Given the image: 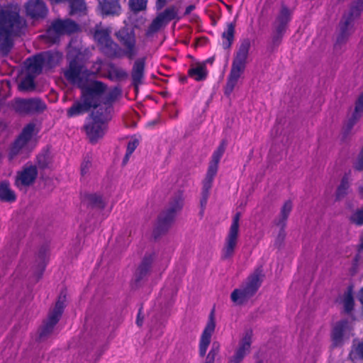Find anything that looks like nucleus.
I'll use <instances>...</instances> for the list:
<instances>
[{
  "mask_svg": "<svg viewBox=\"0 0 363 363\" xmlns=\"http://www.w3.org/2000/svg\"><path fill=\"white\" fill-rule=\"evenodd\" d=\"M132 154L130 153H128V152H125V155L123 159V164L125 165L128 163L129 159H130V157L131 156Z\"/></svg>",
  "mask_w": 363,
  "mask_h": 363,
  "instance_id": "6e6d98bb",
  "label": "nucleus"
},
{
  "mask_svg": "<svg viewBox=\"0 0 363 363\" xmlns=\"http://www.w3.org/2000/svg\"><path fill=\"white\" fill-rule=\"evenodd\" d=\"M64 76L68 82L77 85L80 89L91 86V71L84 69V67L76 58L70 60L68 68L64 71Z\"/></svg>",
  "mask_w": 363,
  "mask_h": 363,
  "instance_id": "9b49d317",
  "label": "nucleus"
},
{
  "mask_svg": "<svg viewBox=\"0 0 363 363\" xmlns=\"http://www.w3.org/2000/svg\"><path fill=\"white\" fill-rule=\"evenodd\" d=\"M235 24L234 23L227 24L226 29L222 33V47L223 49L228 50L231 48L235 39Z\"/></svg>",
  "mask_w": 363,
  "mask_h": 363,
  "instance_id": "bb28decb",
  "label": "nucleus"
},
{
  "mask_svg": "<svg viewBox=\"0 0 363 363\" xmlns=\"http://www.w3.org/2000/svg\"><path fill=\"white\" fill-rule=\"evenodd\" d=\"M362 189L363 190V188Z\"/></svg>",
  "mask_w": 363,
  "mask_h": 363,
  "instance_id": "680f3d73",
  "label": "nucleus"
},
{
  "mask_svg": "<svg viewBox=\"0 0 363 363\" xmlns=\"http://www.w3.org/2000/svg\"><path fill=\"white\" fill-rule=\"evenodd\" d=\"M349 220L351 223L357 226L363 225V207L352 213L349 218Z\"/></svg>",
  "mask_w": 363,
  "mask_h": 363,
  "instance_id": "a19ab883",
  "label": "nucleus"
},
{
  "mask_svg": "<svg viewBox=\"0 0 363 363\" xmlns=\"http://www.w3.org/2000/svg\"><path fill=\"white\" fill-rule=\"evenodd\" d=\"M344 311L346 313H350L354 306V301L353 296L350 291L347 292L343 300Z\"/></svg>",
  "mask_w": 363,
  "mask_h": 363,
  "instance_id": "ea45409f",
  "label": "nucleus"
},
{
  "mask_svg": "<svg viewBox=\"0 0 363 363\" xmlns=\"http://www.w3.org/2000/svg\"><path fill=\"white\" fill-rule=\"evenodd\" d=\"M25 7L27 15L32 18H45L48 13V9L43 0H29Z\"/></svg>",
  "mask_w": 363,
  "mask_h": 363,
  "instance_id": "412c9836",
  "label": "nucleus"
},
{
  "mask_svg": "<svg viewBox=\"0 0 363 363\" xmlns=\"http://www.w3.org/2000/svg\"><path fill=\"white\" fill-rule=\"evenodd\" d=\"M156 123H157V121H154L150 122L148 124L150 125H153L156 124Z\"/></svg>",
  "mask_w": 363,
  "mask_h": 363,
  "instance_id": "bf43d9fd",
  "label": "nucleus"
},
{
  "mask_svg": "<svg viewBox=\"0 0 363 363\" xmlns=\"http://www.w3.org/2000/svg\"><path fill=\"white\" fill-rule=\"evenodd\" d=\"M109 213L110 210H106L105 208L94 209L92 220L94 219L95 223H100L108 217Z\"/></svg>",
  "mask_w": 363,
  "mask_h": 363,
  "instance_id": "79ce46f5",
  "label": "nucleus"
},
{
  "mask_svg": "<svg viewBox=\"0 0 363 363\" xmlns=\"http://www.w3.org/2000/svg\"><path fill=\"white\" fill-rule=\"evenodd\" d=\"M111 28L96 24L93 38L100 51L111 60L127 58L133 60L139 52L137 37L133 28L123 26L115 32V42L111 38Z\"/></svg>",
  "mask_w": 363,
  "mask_h": 363,
  "instance_id": "f257e3e1",
  "label": "nucleus"
},
{
  "mask_svg": "<svg viewBox=\"0 0 363 363\" xmlns=\"http://www.w3.org/2000/svg\"><path fill=\"white\" fill-rule=\"evenodd\" d=\"M155 255L154 253H145L141 262L138 265L133 274V278L131 282L133 288L140 287L147 280L150 273Z\"/></svg>",
  "mask_w": 363,
  "mask_h": 363,
  "instance_id": "f3484780",
  "label": "nucleus"
},
{
  "mask_svg": "<svg viewBox=\"0 0 363 363\" xmlns=\"http://www.w3.org/2000/svg\"><path fill=\"white\" fill-rule=\"evenodd\" d=\"M195 9V6L194 5H189L188 6L186 7L185 9V11H184V15L185 16H187L189 14L191 13V12Z\"/></svg>",
  "mask_w": 363,
  "mask_h": 363,
  "instance_id": "5fc2aeb1",
  "label": "nucleus"
},
{
  "mask_svg": "<svg viewBox=\"0 0 363 363\" xmlns=\"http://www.w3.org/2000/svg\"><path fill=\"white\" fill-rule=\"evenodd\" d=\"M106 205L107 201L102 196L92 194V217L94 209L105 208Z\"/></svg>",
  "mask_w": 363,
  "mask_h": 363,
  "instance_id": "58836bf2",
  "label": "nucleus"
},
{
  "mask_svg": "<svg viewBox=\"0 0 363 363\" xmlns=\"http://www.w3.org/2000/svg\"><path fill=\"white\" fill-rule=\"evenodd\" d=\"M49 251L48 246L44 245L41 246L37 254V261L38 262V269L40 273L37 276V279H40L43 274V272L46 267V258Z\"/></svg>",
  "mask_w": 363,
  "mask_h": 363,
  "instance_id": "cd10ccee",
  "label": "nucleus"
},
{
  "mask_svg": "<svg viewBox=\"0 0 363 363\" xmlns=\"http://www.w3.org/2000/svg\"><path fill=\"white\" fill-rule=\"evenodd\" d=\"M164 26H166V23L162 21L160 16L157 15L156 18L152 20V21L148 26L147 30L146 31V35H150L153 33H155Z\"/></svg>",
  "mask_w": 363,
  "mask_h": 363,
  "instance_id": "473e14b6",
  "label": "nucleus"
},
{
  "mask_svg": "<svg viewBox=\"0 0 363 363\" xmlns=\"http://www.w3.org/2000/svg\"><path fill=\"white\" fill-rule=\"evenodd\" d=\"M38 172L36 166H24L21 171L17 172L15 181L16 186L19 189L30 186L35 182L38 177Z\"/></svg>",
  "mask_w": 363,
  "mask_h": 363,
  "instance_id": "aec40b11",
  "label": "nucleus"
},
{
  "mask_svg": "<svg viewBox=\"0 0 363 363\" xmlns=\"http://www.w3.org/2000/svg\"><path fill=\"white\" fill-rule=\"evenodd\" d=\"M357 354L363 359V341L359 342L355 348Z\"/></svg>",
  "mask_w": 363,
  "mask_h": 363,
  "instance_id": "3c124183",
  "label": "nucleus"
},
{
  "mask_svg": "<svg viewBox=\"0 0 363 363\" xmlns=\"http://www.w3.org/2000/svg\"><path fill=\"white\" fill-rule=\"evenodd\" d=\"M147 4V0H128L129 8L135 13L146 10Z\"/></svg>",
  "mask_w": 363,
  "mask_h": 363,
  "instance_id": "72a5a7b5",
  "label": "nucleus"
},
{
  "mask_svg": "<svg viewBox=\"0 0 363 363\" xmlns=\"http://www.w3.org/2000/svg\"><path fill=\"white\" fill-rule=\"evenodd\" d=\"M262 270L257 269L247 278L239 289L230 294L231 301L237 305H242L254 296L260 288L262 279Z\"/></svg>",
  "mask_w": 363,
  "mask_h": 363,
  "instance_id": "1a4fd4ad",
  "label": "nucleus"
},
{
  "mask_svg": "<svg viewBox=\"0 0 363 363\" xmlns=\"http://www.w3.org/2000/svg\"><path fill=\"white\" fill-rule=\"evenodd\" d=\"M215 328L216 323L214 320V311L213 310L199 340V355L200 357H205L203 363H216V359L219 357L220 344L218 342H213L212 343L211 349L206 356Z\"/></svg>",
  "mask_w": 363,
  "mask_h": 363,
  "instance_id": "0eeeda50",
  "label": "nucleus"
},
{
  "mask_svg": "<svg viewBox=\"0 0 363 363\" xmlns=\"http://www.w3.org/2000/svg\"><path fill=\"white\" fill-rule=\"evenodd\" d=\"M35 129V125L33 123H29L26 124L22 129L21 133L16 138L21 142L27 145L28 142L32 139Z\"/></svg>",
  "mask_w": 363,
  "mask_h": 363,
  "instance_id": "c756f323",
  "label": "nucleus"
},
{
  "mask_svg": "<svg viewBox=\"0 0 363 363\" xmlns=\"http://www.w3.org/2000/svg\"><path fill=\"white\" fill-rule=\"evenodd\" d=\"M253 333L252 330H246L239 340L234 354L229 359L230 363H241L245 357L250 352L252 343Z\"/></svg>",
  "mask_w": 363,
  "mask_h": 363,
  "instance_id": "a211bd4d",
  "label": "nucleus"
},
{
  "mask_svg": "<svg viewBox=\"0 0 363 363\" xmlns=\"http://www.w3.org/2000/svg\"><path fill=\"white\" fill-rule=\"evenodd\" d=\"M184 206L183 194L181 191L176 194L169 203V206L158 216L157 223L153 230V236L157 239L166 233L173 224L178 212L181 211Z\"/></svg>",
  "mask_w": 363,
  "mask_h": 363,
  "instance_id": "39448f33",
  "label": "nucleus"
},
{
  "mask_svg": "<svg viewBox=\"0 0 363 363\" xmlns=\"http://www.w3.org/2000/svg\"><path fill=\"white\" fill-rule=\"evenodd\" d=\"M101 12L103 16L118 15L121 6L118 0H104L99 1Z\"/></svg>",
  "mask_w": 363,
  "mask_h": 363,
  "instance_id": "b1692460",
  "label": "nucleus"
},
{
  "mask_svg": "<svg viewBox=\"0 0 363 363\" xmlns=\"http://www.w3.org/2000/svg\"><path fill=\"white\" fill-rule=\"evenodd\" d=\"M41 54L45 67L52 68L56 65L57 55L55 53L52 51H47L43 52Z\"/></svg>",
  "mask_w": 363,
  "mask_h": 363,
  "instance_id": "4c0bfd02",
  "label": "nucleus"
},
{
  "mask_svg": "<svg viewBox=\"0 0 363 363\" xmlns=\"http://www.w3.org/2000/svg\"><path fill=\"white\" fill-rule=\"evenodd\" d=\"M26 26L25 20L18 12L9 9L0 10V48L9 51L13 47L12 38L20 36Z\"/></svg>",
  "mask_w": 363,
  "mask_h": 363,
  "instance_id": "7ed1b4c3",
  "label": "nucleus"
},
{
  "mask_svg": "<svg viewBox=\"0 0 363 363\" xmlns=\"http://www.w3.org/2000/svg\"><path fill=\"white\" fill-rule=\"evenodd\" d=\"M69 3L71 15L77 13H81L86 9V6L84 0H67Z\"/></svg>",
  "mask_w": 363,
  "mask_h": 363,
  "instance_id": "e433bc0d",
  "label": "nucleus"
},
{
  "mask_svg": "<svg viewBox=\"0 0 363 363\" xmlns=\"http://www.w3.org/2000/svg\"><path fill=\"white\" fill-rule=\"evenodd\" d=\"M162 21L167 25L171 21L179 18L177 17V9L174 6L165 9L164 11L158 14Z\"/></svg>",
  "mask_w": 363,
  "mask_h": 363,
  "instance_id": "2f4dec72",
  "label": "nucleus"
},
{
  "mask_svg": "<svg viewBox=\"0 0 363 363\" xmlns=\"http://www.w3.org/2000/svg\"><path fill=\"white\" fill-rule=\"evenodd\" d=\"M26 145L23 143L21 142L18 139L16 138L13 143L11 144L9 152V160L11 161L13 158L17 156L21 150L26 146Z\"/></svg>",
  "mask_w": 363,
  "mask_h": 363,
  "instance_id": "c9c22d12",
  "label": "nucleus"
},
{
  "mask_svg": "<svg viewBox=\"0 0 363 363\" xmlns=\"http://www.w3.org/2000/svg\"><path fill=\"white\" fill-rule=\"evenodd\" d=\"M226 145L227 144L225 140H222L219 144L218 147L216 148V150L213 152L211 155L207 172L206 174L204 179L202 182L201 197L200 200L201 213H203L204 209L206 206L208 197L210 195V191L212 188L214 178L218 172V164L221 157H223L225 152Z\"/></svg>",
  "mask_w": 363,
  "mask_h": 363,
  "instance_id": "423d86ee",
  "label": "nucleus"
},
{
  "mask_svg": "<svg viewBox=\"0 0 363 363\" xmlns=\"http://www.w3.org/2000/svg\"><path fill=\"white\" fill-rule=\"evenodd\" d=\"M359 260L360 253L357 252L352 259V267L350 269V273L352 276H354L357 272Z\"/></svg>",
  "mask_w": 363,
  "mask_h": 363,
  "instance_id": "09e8293b",
  "label": "nucleus"
},
{
  "mask_svg": "<svg viewBox=\"0 0 363 363\" xmlns=\"http://www.w3.org/2000/svg\"><path fill=\"white\" fill-rule=\"evenodd\" d=\"M188 77L196 82H202L206 79L208 71L205 62L196 63L191 65L187 72Z\"/></svg>",
  "mask_w": 363,
  "mask_h": 363,
  "instance_id": "5701e85b",
  "label": "nucleus"
},
{
  "mask_svg": "<svg viewBox=\"0 0 363 363\" xmlns=\"http://www.w3.org/2000/svg\"><path fill=\"white\" fill-rule=\"evenodd\" d=\"M106 89L104 82L92 79V145L105 135L113 103L116 99V94L113 91L104 94Z\"/></svg>",
  "mask_w": 363,
  "mask_h": 363,
  "instance_id": "f03ea898",
  "label": "nucleus"
},
{
  "mask_svg": "<svg viewBox=\"0 0 363 363\" xmlns=\"http://www.w3.org/2000/svg\"><path fill=\"white\" fill-rule=\"evenodd\" d=\"M35 87V84L34 81V77L28 75L26 78H24L20 84V88L22 90L28 91L34 89Z\"/></svg>",
  "mask_w": 363,
  "mask_h": 363,
  "instance_id": "37998d69",
  "label": "nucleus"
},
{
  "mask_svg": "<svg viewBox=\"0 0 363 363\" xmlns=\"http://www.w3.org/2000/svg\"><path fill=\"white\" fill-rule=\"evenodd\" d=\"M16 196L11 189L9 181L4 180L0 182V201L3 202L13 203L16 201Z\"/></svg>",
  "mask_w": 363,
  "mask_h": 363,
  "instance_id": "a878e982",
  "label": "nucleus"
},
{
  "mask_svg": "<svg viewBox=\"0 0 363 363\" xmlns=\"http://www.w3.org/2000/svg\"><path fill=\"white\" fill-rule=\"evenodd\" d=\"M107 346L104 345L101 349L100 350L99 354H98V359L102 355V354L106 350Z\"/></svg>",
  "mask_w": 363,
  "mask_h": 363,
  "instance_id": "13d9d810",
  "label": "nucleus"
},
{
  "mask_svg": "<svg viewBox=\"0 0 363 363\" xmlns=\"http://www.w3.org/2000/svg\"><path fill=\"white\" fill-rule=\"evenodd\" d=\"M11 106L17 113L22 116L42 113L47 108L45 102L38 98L16 99Z\"/></svg>",
  "mask_w": 363,
  "mask_h": 363,
  "instance_id": "dca6fc26",
  "label": "nucleus"
},
{
  "mask_svg": "<svg viewBox=\"0 0 363 363\" xmlns=\"http://www.w3.org/2000/svg\"><path fill=\"white\" fill-rule=\"evenodd\" d=\"M91 167V162L89 158H84L83 162L81 165V174L83 177H84L86 174L89 173V169Z\"/></svg>",
  "mask_w": 363,
  "mask_h": 363,
  "instance_id": "8fccbe9b",
  "label": "nucleus"
},
{
  "mask_svg": "<svg viewBox=\"0 0 363 363\" xmlns=\"http://www.w3.org/2000/svg\"><path fill=\"white\" fill-rule=\"evenodd\" d=\"M140 141L137 138H132L128 143L126 152L133 154L137 147L139 145Z\"/></svg>",
  "mask_w": 363,
  "mask_h": 363,
  "instance_id": "49530a36",
  "label": "nucleus"
},
{
  "mask_svg": "<svg viewBox=\"0 0 363 363\" xmlns=\"http://www.w3.org/2000/svg\"><path fill=\"white\" fill-rule=\"evenodd\" d=\"M349 189L350 182L348 177L347 176H344L340 181V184L336 189L335 200L340 201L343 199L347 195Z\"/></svg>",
  "mask_w": 363,
  "mask_h": 363,
  "instance_id": "7c9ffc66",
  "label": "nucleus"
},
{
  "mask_svg": "<svg viewBox=\"0 0 363 363\" xmlns=\"http://www.w3.org/2000/svg\"><path fill=\"white\" fill-rule=\"evenodd\" d=\"M188 75L179 74V81L182 84H186L188 82Z\"/></svg>",
  "mask_w": 363,
  "mask_h": 363,
  "instance_id": "864d4df0",
  "label": "nucleus"
},
{
  "mask_svg": "<svg viewBox=\"0 0 363 363\" xmlns=\"http://www.w3.org/2000/svg\"><path fill=\"white\" fill-rule=\"evenodd\" d=\"M37 163L40 169H45L48 168L50 163L49 154L46 152L38 155Z\"/></svg>",
  "mask_w": 363,
  "mask_h": 363,
  "instance_id": "c03bdc74",
  "label": "nucleus"
},
{
  "mask_svg": "<svg viewBox=\"0 0 363 363\" xmlns=\"http://www.w3.org/2000/svg\"><path fill=\"white\" fill-rule=\"evenodd\" d=\"M79 26L74 21L69 18H57L52 21L50 26L46 30L45 35L50 38L52 43H55L58 40L60 35L74 33L77 32Z\"/></svg>",
  "mask_w": 363,
  "mask_h": 363,
  "instance_id": "2eb2a0df",
  "label": "nucleus"
},
{
  "mask_svg": "<svg viewBox=\"0 0 363 363\" xmlns=\"http://www.w3.org/2000/svg\"><path fill=\"white\" fill-rule=\"evenodd\" d=\"M352 326L347 319L337 321L332 328L330 337L333 347H340L344 343L345 338H349Z\"/></svg>",
  "mask_w": 363,
  "mask_h": 363,
  "instance_id": "6ab92c4d",
  "label": "nucleus"
},
{
  "mask_svg": "<svg viewBox=\"0 0 363 363\" xmlns=\"http://www.w3.org/2000/svg\"><path fill=\"white\" fill-rule=\"evenodd\" d=\"M88 113L84 125L87 139L91 142V86L89 85L84 89H81V95L79 99L74 101L72 105L67 109V116L74 118Z\"/></svg>",
  "mask_w": 363,
  "mask_h": 363,
  "instance_id": "9d476101",
  "label": "nucleus"
},
{
  "mask_svg": "<svg viewBox=\"0 0 363 363\" xmlns=\"http://www.w3.org/2000/svg\"><path fill=\"white\" fill-rule=\"evenodd\" d=\"M111 74L114 76L117 79H123L128 77V73L119 67H114L111 72Z\"/></svg>",
  "mask_w": 363,
  "mask_h": 363,
  "instance_id": "a18cd8bd",
  "label": "nucleus"
},
{
  "mask_svg": "<svg viewBox=\"0 0 363 363\" xmlns=\"http://www.w3.org/2000/svg\"><path fill=\"white\" fill-rule=\"evenodd\" d=\"M240 217L241 213L240 212H237L233 217L232 223L225 239L224 246L222 249V259H230L234 255L238 240Z\"/></svg>",
  "mask_w": 363,
  "mask_h": 363,
  "instance_id": "4468645a",
  "label": "nucleus"
},
{
  "mask_svg": "<svg viewBox=\"0 0 363 363\" xmlns=\"http://www.w3.org/2000/svg\"><path fill=\"white\" fill-rule=\"evenodd\" d=\"M143 317H141V308L138 311V315H137V319H136V324L138 325V326H142L143 325Z\"/></svg>",
  "mask_w": 363,
  "mask_h": 363,
  "instance_id": "603ef678",
  "label": "nucleus"
},
{
  "mask_svg": "<svg viewBox=\"0 0 363 363\" xmlns=\"http://www.w3.org/2000/svg\"><path fill=\"white\" fill-rule=\"evenodd\" d=\"M293 204L291 200H287L284 202V205L281 208L280 217L277 223L278 226L284 228L286 226V220L289 218L290 213L291 212Z\"/></svg>",
  "mask_w": 363,
  "mask_h": 363,
  "instance_id": "c85d7f7f",
  "label": "nucleus"
},
{
  "mask_svg": "<svg viewBox=\"0 0 363 363\" xmlns=\"http://www.w3.org/2000/svg\"><path fill=\"white\" fill-rule=\"evenodd\" d=\"M26 61L28 69L31 73L40 74L42 72L45 64L41 52L28 58Z\"/></svg>",
  "mask_w": 363,
  "mask_h": 363,
  "instance_id": "393cba45",
  "label": "nucleus"
},
{
  "mask_svg": "<svg viewBox=\"0 0 363 363\" xmlns=\"http://www.w3.org/2000/svg\"><path fill=\"white\" fill-rule=\"evenodd\" d=\"M363 111V91L357 98L354 111L352 116L350 117L352 119H354L355 121H358L362 116V112Z\"/></svg>",
  "mask_w": 363,
  "mask_h": 363,
  "instance_id": "f704fd0d",
  "label": "nucleus"
},
{
  "mask_svg": "<svg viewBox=\"0 0 363 363\" xmlns=\"http://www.w3.org/2000/svg\"><path fill=\"white\" fill-rule=\"evenodd\" d=\"M257 363H263V362H262V361H259V362H257Z\"/></svg>",
  "mask_w": 363,
  "mask_h": 363,
  "instance_id": "052dcab7",
  "label": "nucleus"
},
{
  "mask_svg": "<svg viewBox=\"0 0 363 363\" xmlns=\"http://www.w3.org/2000/svg\"><path fill=\"white\" fill-rule=\"evenodd\" d=\"M250 48L251 40L250 38H245L240 40V45L234 53L230 73L224 87V93L226 96H230L232 94L239 79L245 72Z\"/></svg>",
  "mask_w": 363,
  "mask_h": 363,
  "instance_id": "20e7f679",
  "label": "nucleus"
},
{
  "mask_svg": "<svg viewBox=\"0 0 363 363\" xmlns=\"http://www.w3.org/2000/svg\"><path fill=\"white\" fill-rule=\"evenodd\" d=\"M292 18L293 11L284 3H282L272 24L269 45L272 50L277 48L282 43Z\"/></svg>",
  "mask_w": 363,
  "mask_h": 363,
  "instance_id": "6e6552de",
  "label": "nucleus"
},
{
  "mask_svg": "<svg viewBox=\"0 0 363 363\" xmlns=\"http://www.w3.org/2000/svg\"><path fill=\"white\" fill-rule=\"evenodd\" d=\"M145 57H143L136 59L133 62L130 76L132 84L135 88H138L143 84L145 78Z\"/></svg>",
  "mask_w": 363,
  "mask_h": 363,
  "instance_id": "4be33fe9",
  "label": "nucleus"
},
{
  "mask_svg": "<svg viewBox=\"0 0 363 363\" xmlns=\"http://www.w3.org/2000/svg\"><path fill=\"white\" fill-rule=\"evenodd\" d=\"M65 301L66 296L60 294L55 303V307L50 311L48 318L39 328L38 335L40 339L48 337L53 332L55 326L59 322L64 311Z\"/></svg>",
  "mask_w": 363,
  "mask_h": 363,
  "instance_id": "ddd939ff",
  "label": "nucleus"
},
{
  "mask_svg": "<svg viewBox=\"0 0 363 363\" xmlns=\"http://www.w3.org/2000/svg\"><path fill=\"white\" fill-rule=\"evenodd\" d=\"M166 4V0H157V6L158 9H162Z\"/></svg>",
  "mask_w": 363,
  "mask_h": 363,
  "instance_id": "4d7b16f0",
  "label": "nucleus"
},
{
  "mask_svg": "<svg viewBox=\"0 0 363 363\" xmlns=\"http://www.w3.org/2000/svg\"><path fill=\"white\" fill-rule=\"evenodd\" d=\"M357 122L351 118H348L343 125V132L345 135H348Z\"/></svg>",
  "mask_w": 363,
  "mask_h": 363,
  "instance_id": "de8ad7c7",
  "label": "nucleus"
},
{
  "mask_svg": "<svg viewBox=\"0 0 363 363\" xmlns=\"http://www.w3.org/2000/svg\"><path fill=\"white\" fill-rule=\"evenodd\" d=\"M363 10V0H354L352 4L350 11L344 15L340 23V31L336 40V45L345 44L350 35V28L353 21L358 18Z\"/></svg>",
  "mask_w": 363,
  "mask_h": 363,
  "instance_id": "f8f14e48",
  "label": "nucleus"
}]
</instances>
